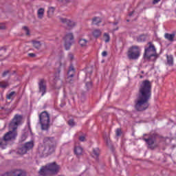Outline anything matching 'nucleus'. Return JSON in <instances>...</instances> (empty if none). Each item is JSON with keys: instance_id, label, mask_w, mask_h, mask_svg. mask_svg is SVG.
<instances>
[{"instance_id": "8", "label": "nucleus", "mask_w": 176, "mask_h": 176, "mask_svg": "<svg viewBox=\"0 0 176 176\" xmlns=\"http://www.w3.org/2000/svg\"><path fill=\"white\" fill-rule=\"evenodd\" d=\"M159 138V135L157 133H154L151 135H149L148 138H143V140L146 142V144L148 145V148L150 149H155V146H153V144L156 142V140Z\"/></svg>"}, {"instance_id": "12", "label": "nucleus", "mask_w": 176, "mask_h": 176, "mask_svg": "<svg viewBox=\"0 0 176 176\" xmlns=\"http://www.w3.org/2000/svg\"><path fill=\"white\" fill-rule=\"evenodd\" d=\"M1 176H27L25 175V172L23 170H20V169H15L13 170L10 172H7L3 175H1Z\"/></svg>"}, {"instance_id": "16", "label": "nucleus", "mask_w": 176, "mask_h": 176, "mask_svg": "<svg viewBox=\"0 0 176 176\" xmlns=\"http://www.w3.org/2000/svg\"><path fill=\"white\" fill-rule=\"evenodd\" d=\"M67 79H69L70 78H74L75 76V68H74L73 65H71L69 68L68 72H67Z\"/></svg>"}, {"instance_id": "33", "label": "nucleus", "mask_w": 176, "mask_h": 176, "mask_svg": "<svg viewBox=\"0 0 176 176\" xmlns=\"http://www.w3.org/2000/svg\"><path fill=\"white\" fill-rule=\"evenodd\" d=\"M23 30H24L26 35H30V29H28V27L27 26H23Z\"/></svg>"}, {"instance_id": "47", "label": "nucleus", "mask_w": 176, "mask_h": 176, "mask_svg": "<svg viewBox=\"0 0 176 176\" xmlns=\"http://www.w3.org/2000/svg\"><path fill=\"white\" fill-rule=\"evenodd\" d=\"M113 25H118V22H115V23H113Z\"/></svg>"}, {"instance_id": "24", "label": "nucleus", "mask_w": 176, "mask_h": 176, "mask_svg": "<svg viewBox=\"0 0 176 176\" xmlns=\"http://www.w3.org/2000/svg\"><path fill=\"white\" fill-rule=\"evenodd\" d=\"M167 64L170 66L174 65V58L173 57V56H167Z\"/></svg>"}, {"instance_id": "20", "label": "nucleus", "mask_w": 176, "mask_h": 176, "mask_svg": "<svg viewBox=\"0 0 176 176\" xmlns=\"http://www.w3.org/2000/svg\"><path fill=\"white\" fill-rule=\"evenodd\" d=\"M16 96H17V94H16V91H11L10 94L6 95V99L11 100V101H13Z\"/></svg>"}, {"instance_id": "43", "label": "nucleus", "mask_w": 176, "mask_h": 176, "mask_svg": "<svg viewBox=\"0 0 176 176\" xmlns=\"http://www.w3.org/2000/svg\"><path fill=\"white\" fill-rule=\"evenodd\" d=\"M58 1H60V2H63V3H68L69 2V1L68 0H58Z\"/></svg>"}, {"instance_id": "38", "label": "nucleus", "mask_w": 176, "mask_h": 176, "mask_svg": "<svg viewBox=\"0 0 176 176\" xmlns=\"http://www.w3.org/2000/svg\"><path fill=\"white\" fill-rule=\"evenodd\" d=\"M10 72L9 70L5 71L2 74L3 78H5V76H6V75H8V74H9Z\"/></svg>"}, {"instance_id": "29", "label": "nucleus", "mask_w": 176, "mask_h": 176, "mask_svg": "<svg viewBox=\"0 0 176 176\" xmlns=\"http://www.w3.org/2000/svg\"><path fill=\"white\" fill-rule=\"evenodd\" d=\"M8 86H9L8 81H2L0 82V87H1V89H6Z\"/></svg>"}, {"instance_id": "35", "label": "nucleus", "mask_w": 176, "mask_h": 176, "mask_svg": "<svg viewBox=\"0 0 176 176\" xmlns=\"http://www.w3.org/2000/svg\"><path fill=\"white\" fill-rule=\"evenodd\" d=\"M116 134L117 137H120V135H122V129H117V130L116 131Z\"/></svg>"}, {"instance_id": "17", "label": "nucleus", "mask_w": 176, "mask_h": 176, "mask_svg": "<svg viewBox=\"0 0 176 176\" xmlns=\"http://www.w3.org/2000/svg\"><path fill=\"white\" fill-rule=\"evenodd\" d=\"M74 153L76 155V156H80V155L83 153V148L79 146H75Z\"/></svg>"}, {"instance_id": "39", "label": "nucleus", "mask_w": 176, "mask_h": 176, "mask_svg": "<svg viewBox=\"0 0 176 176\" xmlns=\"http://www.w3.org/2000/svg\"><path fill=\"white\" fill-rule=\"evenodd\" d=\"M102 57H107V56H108V53L107 52V51H103L102 52Z\"/></svg>"}, {"instance_id": "46", "label": "nucleus", "mask_w": 176, "mask_h": 176, "mask_svg": "<svg viewBox=\"0 0 176 176\" xmlns=\"http://www.w3.org/2000/svg\"><path fill=\"white\" fill-rule=\"evenodd\" d=\"M119 30V28H116V29H113V31H118Z\"/></svg>"}, {"instance_id": "7", "label": "nucleus", "mask_w": 176, "mask_h": 176, "mask_svg": "<svg viewBox=\"0 0 176 176\" xmlns=\"http://www.w3.org/2000/svg\"><path fill=\"white\" fill-rule=\"evenodd\" d=\"M23 124V116L16 114L9 124L10 130H17L19 126Z\"/></svg>"}, {"instance_id": "41", "label": "nucleus", "mask_w": 176, "mask_h": 176, "mask_svg": "<svg viewBox=\"0 0 176 176\" xmlns=\"http://www.w3.org/2000/svg\"><path fill=\"white\" fill-rule=\"evenodd\" d=\"M161 0H153V5H156V3H159Z\"/></svg>"}, {"instance_id": "30", "label": "nucleus", "mask_w": 176, "mask_h": 176, "mask_svg": "<svg viewBox=\"0 0 176 176\" xmlns=\"http://www.w3.org/2000/svg\"><path fill=\"white\" fill-rule=\"evenodd\" d=\"M103 38L106 43H108V42L111 41V37L109 36V34L108 33H104L103 35Z\"/></svg>"}, {"instance_id": "32", "label": "nucleus", "mask_w": 176, "mask_h": 176, "mask_svg": "<svg viewBox=\"0 0 176 176\" xmlns=\"http://www.w3.org/2000/svg\"><path fill=\"white\" fill-rule=\"evenodd\" d=\"M33 46L36 49H39L41 47V42H39V41H33Z\"/></svg>"}, {"instance_id": "9", "label": "nucleus", "mask_w": 176, "mask_h": 176, "mask_svg": "<svg viewBox=\"0 0 176 176\" xmlns=\"http://www.w3.org/2000/svg\"><path fill=\"white\" fill-rule=\"evenodd\" d=\"M10 131L6 133L3 137L7 145L9 141H12V140H16V137H17L16 130L15 129H10Z\"/></svg>"}, {"instance_id": "27", "label": "nucleus", "mask_w": 176, "mask_h": 176, "mask_svg": "<svg viewBox=\"0 0 176 176\" xmlns=\"http://www.w3.org/2000/svg\"><path fill=\"white\" fill-rule=\"evenodd\" d=\"M6 142L4 140L3 138H0V148H2V149H5L6 148Z\"/></svg>"}, {"instance_id": "40", "label": "nucleus", "mask_w": 176, "mask_h": 176, "mask_svg": "<svg viewBox=\"0 0 176 176\" xmlns=\"http://www.w3.org/2000/svg\"><path fill=\"white\" fill-rule=\"evenodd\" d=\"M68 57H69V60H74V54H69Z\"/></svg>"}, {"instance_id": "31", "label": "nucleus", "mask_w": 176, "mask_h": 176, "mask_svg": "<svg viewBox=\"0 0 176 176\" xmlns=\"http://www.w3.org/2000/svg\"><path fill=\"white\" fill-rule=\"evenodd\" d=\"M146 41V35H140L138 38V42H145Z\"/></svg>"}, {"instance_id": "19", "label": "nucleus", "mask_w": 176, "mask_h": 176, "mask_svg": "<svg viewBox=\"0 0 176 176\" xmlns=\"http://www.w3.org/2000/svg\"><path fill=\"white\" fill-rule=\"evenodd\" d=\"M25 148H26V150L28 151H31V149H32V148H34V141H30V142H28L24 144Z\"/></svg>"}, {"instance_id": "15", "label": "nucleus", "mask_w": 176, "mask_h": 176, "mask_svg": "<svg viewBox=\"0 0 176 176\" xmlns=\"http://www.w3.org/2000/svg\"><path fill=\"white\" fill-rule=\"evenodd\" d=\"M175 35H176V31H174L172 32V34L166 33L164 34V38L165 39H167V41H168L169 42H174V41H175Z\"/></svg>"}, {"instance_id": "51", "label": "nucleus", "mask_w": 176, "mask_h": 176, "mask_svg": "<svg viewBox=\"0 0 176 176\" xmlns=\"http://www.w3.org/2000/svg\"><path fill=\"white\" fill-rule=\"evenodd\" d=\"M126 21L129 23V21H130V20L127 19Z\"/></svg>"}, {"instance_id": "36", "label": "nucleus", "mask_w": 176, "mask_h": 176, "mask_svg": "<svg viewBox=\"0 0 176 176\" xmlns=\"http://www.w3.org/2000/svg\"><path fill=\"white\" fill-rule=\"evenodd\" d=\"M92 86H93V84L91 83V82H88L86 83V87L88 90L89 89H91Z\"/></svg>"}, {"instance_id": "23", "label": "nucleus", "mask_w": 176, "mask_h": 176, "mask_svg": "<svg viewBox=\"0 0 176 176\" xmlns=\"http://www.w3.org/2000/svg\"><path fill=\"white\" fill-rule=\"evenodd\" d=\"M101 30L98 29L94 30L92 32V35L94 36V38H98L99 36H101Z\"/></svg>"}, {"instance_id": "18", "label": "nucleus", "mask_w": 176, "mask_h": 176, "mask_svg": "<svg viewBox=\"0 0 176 176\" xmlns=\"http://www.w3.org/2000/svg\"><path fill=\"white\" fill-rule=\"evenodd\" d=\"M38 19L42 20L43 19V16H45V8H39L37 11Z\"/></svg>"}, {"instance_id": "48", "label": "nucleus", "mask_w": 176, "mask_h": 176, "mask_svg": "<svg viewBox=\"0 0 176 176\" xmlns=\"http://www.w3.org/2000/svg\"><path fill=\"white\" fill-rule=\"evenodd\" d=\"M22 138H25V135H22Z\"/></svg>"}, {"instance_id": "45", "label": "nucleus", "mask_w": 176, "mask_h": 176, "mask_svg": "<svg viewBox=\"0 0 176 176\" xmlns=\"http://www.w3.org/2000/svg\"><path fill=\"white\" fill-rule=\"evenodd\" d=\"M133 14H134V11H132L129 14V16L131 17V16H133Z\"/></svg>"}, {"instance_id": "26", "label": "nucleus", "mask_w": 176, "mask_h": 176, "mask_svg": "<svg viewBox=\"0 0 176 176\" xmlns=\"http://www.w3.org/2000/svg\"><path fill=\"white\" fill-rule=\"evenodd\" d=\"M101 23V18L98 16H96L92 19V24H94L95 25H98Z\"/></svg>"}, {"instance_id": "5", "label": "nucleus", "mask_w": 176, "mask_h": 176, "mask_svg": "<svg viewBox=\"0 0 176 176\" xmlns=\"http://www.w3.org/2000/svg\"><path fill=\"white\" fill-rule=\"evenodd\" d=\"M42 130H49L50 126V115L47 111H43L38 116Z\"/></svg>"}, {"instance_id": "11", "label": "nucleus", "mask_w": 176, "mask_h": 176, "mask_svg": "<svg viewBox=\"0 0 176 176\" xmlns=\"http://www.w3.org/2000/svg\"><path fill=\"white\" fill-rule=\"evenodd\" d=\"M65 68V62L63 59H60L55 63L54 71L56 75H60L61 74V69Z\"/></svg>"}, {"instance_id": "13", "label": "nucleus", "mask_w": 176, "mask_h": 176, "mask_svg": "<svg viewBox=\"0 0 176 176\" xmlns=\"http://www.w3.org/2000/svg\"><path fill=\"white\" fill-rule=\"evenodd\" d=\"M46 82L44 79H41L38 82V93L41 94L42 97L46 94Z\"/></svg>"}, {"instance_id": "25", "label": "nucleus", "mask_w": 176, "mask_h": 176, "mask_svg": "<svg viewBox=\"0 0 176 176\" xmlns=\"http://www.w3.org/2000/svg\"><path fill=\"white\" fill-rule=\"evenodd\" d=\"M27 152H28L27 151V148H25V146H23V147L20 148L18 151L17 153L19 155H25V153H27Z\"/></svg>"}, {"instance_id": "22", "label": "nucleus", "mask_w": 176, "mask_h": 176, "mask_svg": "<svg viewBox=\"0 0 176 176\" xmlns=\"http://www.w3.org/2000/svg\"><path fill=\"white\" fill-rule=\"evenodd\" d=\"M92 156L93 157H95V159H98V156H100V148H94Z\"/></svg>"}, {"instance_id": "2", "label": "nucleus", "mask_w": 176, "mask_h": 176, "mask_svg": "<svg viewBox=\"0 0 176 176\" xmlns=\"http://www.w3.org/2000/svg\"><path fill=\"white\" fill-rule=\"evenodd\" d=\"M57 148V140L54 137H44L43 143L38 144L37 148V153L40 157H47L49 155H52Z\"/></svg>"}, {"instance_id": "42", "label": "nucleus", "mask_w": 176, "mask_h": 176, "mask_svg": "<svg viewBox=\"0 0 176 176\" xmlns=\"http://www.w3.org/2000/svg\"><path fill=\"white\" fill-rule=\"evenodd\" d=\"M6 26L4 24L0 25V30H5Z\"/></svg>"}, {"instance_id": "52", "label": "nucleus", "mask_w": 176, "mask_h": 176, "mask_svg": "<svg viewBox=\"0 0 176 176\" xmlns=\"http://www.w3.org/2000/svg\"><path fill=\"white\" fill-rule=\"evenodd\" d=\"M175 14H176V8H175Z\"/></svg>"}, {"instance_id": "21", "label": "nucleus", "mask_w": 176, "mask_h": 176, "mask_svg": "<svg viewBox=\"0 0 176 176\" xmlns=\"http://www.w3.org/2000/svg\"><path fill=\"white\" fill-rule=\"evenodd\" d=\"M78 43L81 47H86V46H87V43H89V41L85 38H81L79 40Z\"/></svg>"}, {"instance_id": "10", "label": "nucleus", "mask_w": 176, "mask_h": 176, "mask_svg": "<svg viewBox=\"0 0 176 176\" xmlns=\"http://www.w3.org/2000/svg\"><path fill=\"white\" fill-rule=\"evenodd\" d=\"M63 40L65 41V50H69V48L72 46V42H74V34L72 33H67Z\"/></svg>"}, {"instance_id": "49", "label": "nucleus", "mask_w": 176, "mask_h": 176, "mask_svg": "<svg viewBox=\"0 0 176 176\" xmlns=\"http://www.w3.org/2000/svg\"><path fill=\"white\" fill-rule=\"evenodd\" d=\"M69 83H71V82H72V80H69Z\"/></svg>"}, {"instance_id": "28", "label": "nucleus", "mask_w": 176, "mask_h": 176, "mask_svg": "<svg viewBox=\"0 0 176 176\" xmlns=\"http://www.w3.org/2000/svg\"><path fill=\"white\" fill-rule=\"evenodd\" d=\"M54 13V8H53V7L49 8L48 11H47V16L52 17V16H53Z\"/></svg>"}, {"instance_id": "4", "label": "nucleus", "mask_w": 176, "mask_h": 176, "mask_svg": "<svg viewBox=\"0 0 176 176\" xmlns=\"http://www.w3.org/2000/svg\"><path fill=\"white\" fill-rule=\"evenodd\" d=\"M148 45L144 50V58L148 61H156L157 53L156 52L155 45L151 42H148Z\"/></svg>"}, {"instance_id": "6", "label": "nucleus", "mask_w": 176, "mask_h": 176, "mask_svg": "<svg viewBox=\"0 0 176 176\" xmlns=\"http://www.w3.org/2000/svg\"><path fill=\"white\" fill-rule=\"evenodd\" d=\"M141 50L137 45L132 46L129 49L128 58L129 60H137L140 58Z\"/></svg>"}, {"instance_id": "53", "label": "nucleus", "mask_w": 176, "mask_h": 176, "mask_svg": "<svg viewBox=\"0 0 176 176\" xmlns=\"http://www.w3.org/2000/svg\"><path fill=\"white\" fill-rule=\"evenodd\" d=\"M28 126H29V127H30V122H28Z\"/></svg>"}, {"instance_id": "50", "label": "nucleus", "mask_w": 176, "mask_h": 176, "mask_svg": "<svg viewBox=\"0 0 176 176\" xmlns=\"http://www.w3.org/2000/svg\"><path fill=\"white\" fill-rule=\"evenodd\" d=\"M2 49H3V47H0V50H2Z\"/></svg>"}, {"instance_id": "34", "label": "nucleus", "mask_w": 176, "mask_h": 176, "mask_svg": "<svg viewBox=\"0 0 176 176\" xmlns=\"http://www.w3.org/2000/svg\"><path fill=\"white\" fill-rule=\"evenodd\" d=\"M68 124H69V126H71V127H74V126H75L76 124H75V122L74 121V120L72 119L68 121Z\"/></svg>"}, {"instance_id": "37", "label": "nucleus", "mask_w": 176, "mask_h": 176, "mask_svg": "<svg viewBox=\"0 0 176 176\" xmlns=\"http://www.w3.org/2000/svg\"><path fill=\"white\" fill-rule=\"evenodd\" d=\"M79 141L81 142H84V141H86V137L85 136H80L78 138Z\"/></svg>"}, {"instance_id": "3", "label": "nucleus", "mask_w": 176, "mask_h": 176, "mask_svg": "<svg viewBox=\"0 0 176 176\" xmlns=\"http://www.w3.org/2000/svg\"><path fill=\"white\" fill-rule=\"evenodd\" d=\"M60 171V166L57 165L56 162L47 164L45 166L41 167L39 173L41 176H50L58 174Z\"/></svg>"}, {"instance_id": "14", "label": "nucleus", "mask_w": 176, "mask_h": 176, "mask_svg": "<svg viewBox=\"0 0 176 176\" xmlns=\"http://www.w3.org/2000/svg\"><path fill=\"white\" fill-rule=\"evenodd\" d=\"M60 20L61 23H63V24H66V25H67V27H69L70 28H74V27L76 25V23L74 21H71L65 18H60Z\"/></svg>"}, {"instance_id": "44", "label": "nucleus", "mask_w": 176, "mask_h": 176, "mask_svg": "<svg viewBox=\"0 0 176 176\" xmlns=\"http://www.w3.org/2000/svg\"><path fill=\"white\" fill-rule=\"evenodd\" d=\"M28 55L30 57H35V56H36L35 54H34V53H30Z\"/></svg>"}, {"instance_id": "1", "label": "nucleus", "mask_w": 176, "mask_h": 176, "mask_svg": "<svg viewBox=\"0 0 176 176\" xmlns=\"http://www.w3.org/2000/svg\"><path fill=\"white\" fill-rule=\"evenodd\" d=\"M152 96L151 81L143 80L140 85L137 100H135V109L141 112L149 107V100Z\"/></svg>"}]
</instances>
